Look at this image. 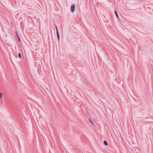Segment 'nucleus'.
Returning a JSON list of instances; mask_svg holds the SVG:
<instances>
[{"mask_svg":"<svg viewBox=\"0 0 153 153\" xmlns=\"http://www.w3.org/2000/svg\"><path fill=\"white\" fill-rule=\"evenodd\" d=\"M56 28L57 37L58 41H59V39H60V36H59V31L58 30V28H57V27L56 25Z\"/></svg>","mask_w":153,"mask_h":153,"instance_id":"1","label":"nucleus"},{"mask_svg":"<svg viewBox=\"0 0 153 153\" xmlns=\"http://www.w3.org/2000/svg\"><path fill=\"white\" fill-rule=\"evenodd\" d=\"M75 5L74 4H73L71 7V10L72 12L73 13L75 11Z\"/></svg>","mask_w":153,"mask_h":153,"instance_id":"2","label":"nucleus"},{"mask_svg":"<svg viewBox=\"0 0 153 153\" xmlns=\"http://www.w3.org/2000/svg\"><path fill=\"white\" fill-rule=\"evenodd\" d=\"M114 13H115V14L116 16H117V18L118 19H119V16H118V14H117V11L116 10H115L114 11Z\"/></svg>","mask_w":153,"mask_h":153,"instance_id":"3","label":"nucleus"},{"mask_svg":"<svg viewBox=\"0 0 153 153\" xmlns=\"http://www.w3.org/2000/svg\"><path fill=\"white\" fill-rule=\"evenodd\" d=\"M103 143L105 145L107 146L108 145V143L107 142L106 140H104L103 142Z\"/></svg>","mask_w":153,"mask_h":153,"instance_id":"4","label":"nucleus"},{"mask_svg":"<svg viewBox=\"0 0 153 153\" xmlns=\"http://www.w3.org/2000/svg\"><path fill=\"white\" fill-rule=\"evenodd\" d=\"M2 93H1L0 94V98L1 99L2 98Z\"/></svg>","mask_w":153,"mask_h":153,"instance_id":"5","label":"nucleus"},{"mask_svg":"<svg viewBox=\"0 0 153 153\" xmlns=\"http://www.w3.org/2000/svg\"><path fill=\"white\" fill-rule=\"evenodd\" d=\"M18 55H19V57L20 58L21 57V54L19 53H18Z\"/></svg>","mask_w":153,"mask_h":153,"instance_id":"6","label":"nucleus"},{"mask_svg":"<svg viewBox=\"0 0 153 153\" xmlns=\"http://www.w3.org/2000/svg\"><path fill=\"white\" fill-rule=\"evenodd\" d=\"M90 121L91 123L92 124H94V123H93V121H92L91 120V119H90Z\"/></svg>","mask_w":153,"mask_h":153,"instance_id":"7","label":"nucleus"},{"mask_svg":"<svg viewBox=\"0 0 153 153\" xmlns=\"http://www.w3.org/2000/svg\"><path fill=\"white\" fill-rule=\"evenodd\" d=\"M18 38L19 41V42H20V39L19 38V37H18Z\"/></svg>","mask_w":153,"mask_h":153,"instance_id":"8","label":"nucleus"},{"mask_svg":"<svg viewBox=\"0 0 153 153\" xmlns=\"http://www.w3.org/2000/svg\"><path fill=\"white\" fill-rule=\"evenodd\" d=\"M16 35H17V36L18 37L19 36H18V34H17V32H16Z\"/></svg>","mask_w":153,"mask_h":153,"instance_id":"9","label":"nucleus"}]
</instances>
